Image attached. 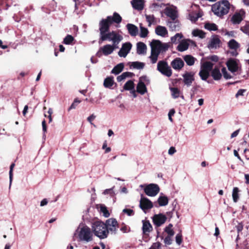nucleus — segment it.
<instances>
[{
	"label": "nucleus",
	"instance_id": "39448f33",
	"mask_svg": "<svg viewBox=\"0 0 249 249\" xmlns=\"http://www.w3.org/2000/svg\"><path fill=\"white\" fill-rule=\"evenodd\" d=\"M151 51L160 53L161 52H166L169 48V44L167 43H162L159 40H153L150 43Z\"/></svg>",
	"mask_w": 249,
	"mask_h": 249
},
{
	"label": "nucleus",
	"instance_id": "f3484780",
	"mask_svg": "<svg viewBox=\"0 0 249 249\" xmlns=\"http://www.w3.org/2000/svg\"><path fill=\"white\" fill-rule=\"evenodd\" d=\"M146 78V76L141 77L140 78V81L137 86V91L142 95H143L147 91L145 85L142 81V80H145Z\"/></svg>",
	"mask_w": 249,
	"mask_h": 249
},
{
	"label": "nucleus",
	"instance_id": "4be33fe9",
	"mask_svg": "<svg viewBox=\"0 0 249 249\" xmlns=\"http://www.w3.org/2000/svg\"><path fill=\"white\" fill-rule=\"evenodd\" d=\"M220 40L217 36H213L209 43L208 47L210 49H216L219 47Z\"/></svg>",
	"mask_w": 249,
	"mask_h": 249
},
{
	"label": "nucleus",
	"instance_id": "c85d7f7f",
	"mask_svg": "<svg viewBox=\"0 0 249 249\" xmlns=\"http://www.w3.org/2000/svg\"><path fill=\"white\" fill-rule=\"evenodd\" d=\"M211 75L215 80H219L222 77V74L220 71V70L215 67L212 71Z\"/></svg>",
	"mask_w": 249,
	"mask_h": 249
},
{
	"label": "nucleus",
	"instance_id": "a19ab883",
	"mask_svg": "<svg viewBox=\"0 0 249 249\" xmlns=\"http://www.w3.org/2000/svg\"><path fill=\"white\" fill-rule=\"evenodd\" d=\"M134 88V84L132 80L128 81L124 86V89L126 90L133 89Z\"/></svg>",
	"mask_w": 249,
	"mask_h": 249
},
{
	"label": "nucleus",
	"instance_id": "cd10ccee",
	"mask_svg": "<svg viewBox=\"0 0 249 249\" xmlns=\"http://www.w3.org/2000/svg\"><path fill=\"white\" fill-rule=\"evenodd\" d=\"M107 17L108 19H109L111 23L115 22L117 24H119L122 20V17L116 12L113 13V16H107Z\"/></svg>",
	"mask_w": 249,
	"mask_h": 249
},
{
	"label": "nucleus",
	"instance_id": "a878e982",
	"mask_svg": "<svg viewBox=\"0 0 249 249\" xmlns=\"http://www.w3.org/2000/svg\"><path fill=\"white\" fill-rule=\"evenodd\" d=\"M146 46L142 42H139L137 44V53L140 55H144L146 53Z\"/></svg>",
	"mask_w": 249,
	"mask_h": 249
},
{
	"label": "nucleus",
	"instance_id": "58836bf2",
	"mask_svg": "<svg viewBox=\"0 0 249 249\" xmlns=\"http://www.w3.org/2000/svg\"><path fill=\"white\" fill-rule=\"evenodd\" d=\"M192 35L195 36H198L200 38H204L205 37V33L202 30L199 29L193 30Z\"/></svg>",
	"mask_w": 249,
	"mask_h": 249
},
{
	"label": "nucleus",
	"instance_id": "423d86ee",
	"mask_svg": "<svg viewBox=\"0 0 249 249\" xmlns=\"http://www.w3.org/2000/svg\"><path fill=\"white\" fill-rule=\"evenodd\" d=\"M140 187L143 188L144 193L149 196H155L160 192V189L158 185L150 183L147 185H141Z\"/></svg>",
	"mask_w": 249,
	"mask_h": 249
},
{
	"label": "nucleus",
	"instance_id": "e2e57ef3",
	"mask_svg": "<svg viewBox=\"0 0 249 249\" xmlns=\"http://www.w3.org/2000/svg\"><path fill=\"white\" fill-rule=\"evenodd\" d=\"M102 148L105 149V153H107L111 151V148L107 146V143L106 142H104L102 146Z\"/></svg>",
	"mask_w": 249,
	"mask_h": 249
},
{
	"label": "nucleus",
	"instance_id": "8fccbe9b",
	"mask_svg": "<svg viewBox=\"0 0 249 249\" xmlns=\"http://www.w3.org/2000/svg\"><path fill=\"white\" fill-rule=\"evenodd\" d=\"M148 33V31L147 28H144L142 26H140V36L141 37H145Z\"/></svg>",
	"mask_w": 249,
	"mask_h": 249
},
{
	"label": "nucleus",
	"instance_id": "3c124183",
	"mask_svg": "<svg viewBox=\"0 0 249 249\" xmlns=\"http://www.w3.org/2000/svg\"><path fill=\"white\" fill-rule=\"evenodd\" d=\"M172 227L173 225L172 224H169V225L165 228V231L168 235L173 236L174 234V231L172 229Z\"/></svg>",
	"mask_w": 249,
	"mask_h": 249
},
{
	"label": "nucleus",
	"instance_id": "b1692460",
	"mask_svg": "<svg viewBox=\"0 0 249 249\" xmlns=\"http://www.w3.org/2000/svg\"><path fill=\"white\" fill-rule=\"evenodd\" d=\"M156 34L159 36L165 37L168 35V31L167 29L162 26L158 25L155 28Z\"/></svg>",
	"mask_w": 249,
	"mask_h": 249
},
{
	"label": "nucleus",
	"instance_id": "a18cd8bd",
	"mask_svg": "<svg viewBox=\"0 0 249 249\" xmlns=\"http://www.w3.org/2000/svg\"><path fill=\"white\" fill-rule=\"evenodd\" d=\"M159 54H160L154 52L152 51H151V55L149 56V58H150L151 63L152 64H155L156 63Z\"/></svg>",
	"mask_w": 249,
	"mask_h": 249
},
{
	"label": "nucleus",
	"instance_id": "1a4fd4ad",
	"mask_svg": "<svg viewBox=\"0 0 249 249\" xmlns=\"http://www.w3.org/2000/svg\"><path fill=\"white\" fill-rule=\"evenodd\" d=\"M118 48V46H115L114 45L107 44L101 47L97 53L99 56H101V53H102L105 55H108L111 54L115 49Z\"/></svg>",
	"mask_w": 249,
	"mask_h": 249
},
{
	"label": "nucleus",
	"instance_id": "f03ea898",
	"mask_svg": "<svg viewBox=\"0 0 249 249\" xmlns=\"http://www.w3.org/2000/svg\"><path fill=\"white\" fill-rule=\"evenodd\" d=\"M92 230L94 234L100 239H105L107 237L108 231L104 223L97 221L92 225Z\"/></svg>",
	"mask_w": 249,
	"mask_h": 249
},
{
	"label": "nucleus",
	"instance_id": "2eb2a0df",
	"mask_svg": "<svg viewBox=\"0 0 249 249\" xmlns=\"http://www.w3.org/2000/svg\"><path fill=\"white\" fill-rule=\"evenodd\" d=\"M183 82L187 87L191 86L195 80V73L194 72H186L182 75Z\"/></svg>",
	"mask_w": 249,
	"mask_h": 249
},
{
	"label": "nucleus",
	"instance_id": "864d4df0",
	"mask_svg": "<svg viewBox=\"0 0 249 249\" xmlns=\"http://www.w3.org/2000/svg\"><path fill=\"white\" fill-rule=\"evenodd\" d=\"M240 30L246 35H249V24L240 27Z\"/></svg>",
	"mask_w": 249,
	"mask_h": 249
},
{
	"label": "nucleus",
	"instance_id": "473e14b6",
	"mask_svg": "<svg viewBox=\"0 0 249 249\" xmlns=\"http://www.w3.org/2000/svg\"><path fill=\"white\" fill-rule=\"evenodd\" d=\"M124 68V64L123 63H119L114 67L111 71V72L115 74H118L120 73Z\"/></svg>",
	"mask_w": 249,
	"mask_h": 249
},
{
	"label": "nucleus",
	"instance_id": "f8f14e48",
	"mask_svg": "<svg viewBox=\"0 0 249 249\" xmlns=\"http://www.w3.org/2000/svg\"><path fill=\"white\" fill-rule=\"evenodd\" d=\"M105 224L107 226L108 233L109 231H110L112 233H116L117 228L118 227V222L115 219H108L106 221V224Z\"/></svg>",
	"mask_w": 249,
	"mask_h": 249
},
{
	"label": "nucleus",
	"instance_id": "a211bd4d",
	"mask_svg": "<svg viewBox=\"0 0 249 249\" xmlns=\"http://www.w3.org/2000/svg\"><path fill=\"white\" fill-rule=\"evenodd\" d=\"M166 219V217L162 214H156L153 217V221L155 225L159 227L165 223Z\"/></svg>",
	"mask_w": 249,
	"mask_h": 249
},
{
	"label": "nucleus",
	"instance_id": "dca6fc26",
	"mask_svg": "<svg viewBox=\"0 0 249 249\" xmlns=\"http://www.w3.org/2000/svg\"><path fill=\"white\" fill-rule=\"evenodd\" d=\"M193 42L189 39H184L179 42V44L177 47V50L180 52H184L188 49L190 43Z\"/></svg>",
	"mask_w": 249,
	"mask_h": 249
},
{
	"label": "nucleus",
	"instance_id": "4d7b16f0",
	"mask_svg": "<svg viewBox=\"0 0 249 249\" xmlns=\"http://www.w3.org/2000/svg\"><path fill=\"white\" fill-rule=\"evenodd\" d=\"M176 241L177 244L180 245L182 242V235L181 234H178L176 236Z\"/></svg>",
	"mask_w": 249,
	"mask_h": 249
},
{
	"label": "nucleus",
	"instance_id": "774afa93",
	"mask_svg": "<svg viewBox=\"0 0 249 249\" xmlns=\"http://www.w3.org/2000/svg\"><path fill=\"white\" fill-rule=\"evenodd\" d=\"M246 91V89H239L237 93L236 94V97H237L239 96L243 95L244 93Z\"/></svg>",
	"mask_w": 249,
	"mask_h": 249
},
{
	"label": "nucleus",
	"instance_id": "69168bd1",
	"mask_svg": "<svg viewBox=\"0 0 249 249\" xmlns=\"http://www.w3.org/2000/svg\"><path fill=\"white\" fill-rule=\"evenodd\" d=\"M175 112V111L174 109H171L168 113V115L169 120L171 122L173 121V119L172 118V116L174 114Z\"/></svg>",
	"mask_w": 249,
	"mask_h": 249
},
{
	"label": "nucleus",
	"instance_id": "bb28decb",
	"mask_svg": "<svg viewBox=\"0 0 249 249\" xmlns=\"http://www.w3.org/2000/svg\"><path fill=\"white\" fill-rule=\"evenodd\" d=\"M132 7L135 9L142 10L143 8L144 0H133L131 1Z\"/></svg>",
	"mask_w": 249,
	"mask_h": 249
},
{
	"label": "nucleus",
	"instance_id": "412c9836",
	"mask_svg": "<svg viewBox=\"0 0 249 249\" xmlns=\"http://www.w3.org/2000/svg\"><path fill=\"white\" fill-rule=\"evenodd\" d=\"M126 27L131 36H136L138 34V28L134 24L128 23L126 24Z\"/></svg>",
	"mask_w": 249,
	"mask_h": 249
},
{
	"label": "nucleus",
	"instance_id": "4468645a",
	"mask_svg": "<svg viewBox=\"0 0 249 249\" xmlns=\"http://www.w3.org/2000/svg\"><path fill=\"white\" fill-rule=\"evenodd\" d=\"M164 13L172 20H175L178 17L177 7L173 5L167 7L164 10Z\"/></svg>",
	"mask_w": 249,
	"mask_h": 249
},
{
	"label": "nucleus",
	"instance_id": "0e129e2a",
	"mask_svg": "<svg viewBox=\"0 0 249 249\" xmlns=\"http://www.w3.org/2000/svg\"><path fill=\"white\" fill-rule=\"evenodd\" d=\"M160 242H156L154 243L152 247V249H160Z\"/></svg>",
	"mask_w": 249,
	"mask_h": 249
},
{
	"label": "nucleus",
	"instance_id": "4c0bfd02",
	"mask_svg": "<svg viewBox=\"0 0 249 249\" xmlns=\"http://www.w3.org/2000/svg\"><path fill=\"white\" fill-rule=\"evenodd\" d=\"M114 81L113 77H107L104 82V86L106 88H110L113 85Z\"/></svg>",
	"mask_w": 249,
	"mask_h": 249
},
{
	"label": "nucleus",
	"instance_id": "de8ad7c7",
	"mask_svg": "<svg viewBox=\"0 0 249 249\" xmlns=\"http://www.w3.org/2000/svg\"><path fill=\"white\" fill-rule=\"evenodd\" d=\"M131 74V72H124L121 75L118 76L117 78V80L118 82H121L125 79L127 77L129 76Z\"/></svg>",
	"mask_w": 249,
	"mask_h": 249
},
{
	"label": "nucleus",
	"instance_id": "f704fd0d",
	"mask_svg": "<svg viewBox=\"0 0 249 249\" xmlns=\"http://www.w3.org/2000/svg\"><path fill=\"white\" fill-rule=\"evenodd\" d=\"M213 66V63L207 61L202 64L201 68L210 72L212 70Z\"/></svg>",
	"mask_w": 249,
	"mask_h": 249
},
{
	"label": "nucleus",
	"instance_id": "2f4dec72",
	"mask_svg": "<svg viewBox=\"0 0 249 249\" xmlns=\"http://www.w3.org/2000/svg\"><path fill=\"white\" fill-rule=\"evenodd\" d=\"M201 15L200 13H196V12H191L189 13L188 15V18L192 21V22H196L199 18L201 17Z\"/></svg>",
	"mask_w": 249,
	"mask_h": 249
},
{
	"label": "nucleus",
	"instance_id": "c9c22d12",
	"mask_svg": "<svg viewBox=\"0 0 249 249\" xmlns=\"http://www.w3.org/2000/svg\"><path fill=\"white\" fill-rule=\"evenodd\" d=\"M183 37V35L181 33H177L174 36L171 37V42L172 44H176Z\"/></svg>",
	"mask_w": 249,
	"mask_h": 249
},
{
	"label": "nucleus",
	"instance_id": "ea45409f",
	"mask_svg": "<svg viewBox=\"0 0 249 249\" xmlns=\"http://www.w3.org/2000/svg\"><path fill=\"white\" fill-rule=\"evenodd\" d=\"M228 46L231 49L236 50L239 47L240 45L235 40L231 39L228 43Z\"/></svg>",
	"mask_w": 249,
	"mask_h": 249
},
{
	"label": "nucleus",
	"instance_id": "72a5a7b5",
	"mask_svg": "<svg viewBox=\"0 0 249 249\" xmlns=\"http://www.w3.org/2000/svg\"><path fill=\"white\" fill-rule=\"evenodd\" d=\"M184 60L189 66H192L194 64L195 58L190 55H186L184 57Z\"/></svg>",
	"mask_w": 249,
	"mask_h": 249
},
{
	"label": "nucleus",
	"instance_id": "680f3d73",
	"mask_svg": "<svg viewBox=\"0 0 249 249\" xmlns=\"http://www.w3.org/2000/svg\"><path fill=\"white\" fill-rule=\"evenodd\" d=\"M172 236H170V235H168L167 236H166L164 240V242L165 243V244H167V245H170L172 243V240H171V237Z\"/></svg>",
	"mask_w": 249,
	"mask_h": 249
},
{
	"label": "nucleus",
	"instance_id": "393cba45",
	"mask_svg": "<svg viewBox=\"0 0 249 249\" xmlns=\"http://www.w3.org/2000/svg\"><path fill=\"white\" fill-rule=\"evenodd\" d=\"M142 232L144 234L149 233L152 230V226L149 221L142 220Z\"/></svg>",
	"mask_w": 249,
	"mask_h": 249
},
{
	"label": "nucleus",
	"instance_id": "6ab92c4d",
	"mask_svg": "<svg viewBox=\"0 0 249 249\" xmlns=\"http://www.w3.org/2000/svg\"><path fill=\"white\" fill-rule=\"evenodd\" d=\"M227 66L230 71L234 72L238 71L239 67L237 61L233 59H229L226 63Z\"/></svg>",
	"mask_w": 249,
	"mask_h": 249
},
{
	"label": "nucleus",
	"instance_id": "f257e3e1",
	"mask_svg": "<svg viewBox=\"0 0 249 249\" xmlns=\"http://www.w3.org/2000/svg\"><path fill=\"white\" fill-rule=\"evenodd\" d=\"M230 8V3L227 0L216 2L212 6V11L218 17L222 18L227 15Z\"/></svg>",
	"mask_w": 249,
	"mask_h": 249
},
{
	"label": "nucleus",
	"instance_id": "338daca9",
	"mask_svg": "<svg viewBox=\"0 0 249 249\" xmlns=\"http://www.w3.org/2000/svg\"><path fill=\"white\" fill-rule=\"evenodd\" d=\"M168 154L170 155H173L176 152V150L174 147H171L168 150Z\"/></svg>",
	"mask_w": 249,
	"mask_h": 249
},
{
	"label": "nucleus",
	"instance_id": "c03bdc74",
	"mask_svg": "<svg viewBox=\"0 0 249 249\" xmlns=\"http://www.w3.org/2000/svg\"><path fill=\"white\" fill-rule=\"evenodd\" d=\"M131 66L134 69H142L144 67V64L142 62L136 61L132 62Z\"/></svg>",
	"mask_w": 249,
	"mask_h": 249
},
{
	"label": "nucleus",
	"instance_id": "6e6d98bb",
	"mask_svg": "<svg viewBox=\"0 0 249 249\" xmlns=\"http://www.w3.org/2000/svg\"><path fill=\"white\" fill-rule=\"evenodd\" d=\"M222 72L223 73V76L225 79H228L231 78V76L227 71L226 68L224 67L222 69Z\"/></svg>",
	"mask_w": 249,
	"mask_h": 249
},
{
	"label": "nucleus",
	"instance_id": "052dcab7",
	"mask_svg": "<svg viewBox=\"0 0 249 249\" xmlns=\"http://www.w3.org/2000/svg\"><path fill=\"white\" fill-rule=\"evenodd\" d=\"M123 212L126 213L128 216H131L134 214V212L131 209H124L123 210Z\"/></svg>",
	"mask_w": 249,
	"mask_h": 249
},
{
	"label": "nucleus",
	"instance_id": "bf43d9fd",
	"mask_svg": "<svg viewBox=\"0 0 249 249\" xmlns=\"http://www.w3.org/2000/svg\"><path fill=\"white\" fill-rule=\"evenodd\" d=\"M95 118H96V116L93 114L91 115L90 116H89V117H88L87 118V120L88 121V122H89L90 124H91L93 125L94 127H96V125L92 123V121L93 120H94Z\"/></svg>",
	"mask_w": 249,
	"mask_h": 249
},
{
	"label": "nucleus",
	"instance_id": "c756f323",
	"mask_svg": "<svg viewBox=\"0 0 249 249\" xmlns=\"http://www.w3.org/2000/svg\"><path fill=\"white\" fill-rule=\"evenodd\" d=\"M145 18L148 23V26H151L152 24L156 25L158 23L157 19L153 15H146Z\"/></svg>",
	"mask_w": 249,
	"mask_h": 249
},
{
	"label": "nucleus",
	"instance_id": "37998d69",
	"mask_svg": "<svg viewBox=\"0 0 249 249\" xmlns=\"http://www.w3.org/2000/svg\"><path fill=\"white\" fill-rule=\"evenodd\" d=\"M239 189L237 187H234L232 190V196L234 202H236L239 199L238 196Z\"/></svg>",
	"mask_w": 249,
	"mask_h": 249
},
{
	"label": "nucleus",
	"instance_id": "6e6552de",
	"mask_svg": "<svg viewBox=\"0 0 249 249\" xmlns=\"http://www.w3.org/2000/svg\"><path fill=\"white\" fill-rule=\"evenodd\" d=\"M111 24L109 19H108L107 17L106 19H103L100 21L99 23L100 38H102L103 36H105L108 32L109 27Z\"/></svg>",
	"mask_w": 249,
	"mask_h": 249
},
{
	"label": "nucleus",
	"instance_id": "20e7f679",
	"mask_svg": "<svg viewBox=\"0 0 249 249\" xmlns=\"http://www.w3.org/2000/svg\"><path fill=\"white\" fill-rule=\"evenodd\" d=\"M79 241L89 242L93 240V234L89 228L87 226L79 227L76 231Z\"/></svg>",
	"mask_w": 249,
	"mask_h": 249
},
{
	"label": "nucleus",
	"instance_id": "aec40b11",
	"mask_svg": "<svg viewBox=\"0 0 249 249\" xmlns=\"http://www.w3.org/2000/svg\"><path fill=\"white\" fill-rule=\"evenodd\" d=\"M167 26L171 31H178L180 29L181 24L178 20H175L168 21L167 22Z\"/></svg>",
	"mask_w": 249,
	"mask_h": 249
},
{
	"label": "nucleus",
	"instance_id": "13d9d810",
	"mask_svg": "<svg viewBox=\"0 0 249 249\" xmlns=\"http://www.w3.org/2000/svg\"><path fill=\"white\" fill-rule=\"evenodd\" d=\"M113 188H110V189H106L104 192H103V194L104 195H107V194H109L111 196H113L114 194V193L113 192Z\"/></svg>",
	"mask_w": 249,
	"mask_h": 249
},
{
	"label": "nucleus",
	"instance_id": "7c9ffc66",
	"mask_svg": "<svg viewBox=\"0 0 249 249\" xmlns=\"http://www.w3.org/2000/svg\"><path fill=\"white\" fill-rule=\"evenodd\" d=\"M168 198L165 196H160L158 199V202L160 206H165L168 204Z\"/></svg>",
	"mask_w": 249,
	"mask_h": 249
},
{
	"label": "nucleus",
	"instance_id": "7ed1b4c3",
	"mask_svg": "<svg viewBox=\"0 0 249 249\" xmlns=\"http://www.w3.org/2000/svg\"><path fill=\"white\" fill-rule=\"evenodd\" d=\"M123 39V37L119 32L112 31L107 32L105 36H103L102 38H100L99 42L101 43L104 41L108 40L111 41L112 45L118 46V45Z\"/></svg>",
	"mask_w": 249,
	"mask_h": 249
},
{
	"label": "nucleus",
	"instance_id": "0eeeda50",
	"mask_svg": "<svg viewBox=\"0 0 249 249\" xmlns=\"http://www.w3.org/2000/svg\"><path fill=\"white\" fill-rule=\"evenodd\" d=\"M157 70L163 75L168 77H170L172 74V71L171 67L165 61H160L158 63Z\"/></svg>",
	"mask_w": 249,
	"mask_h": 249
},
{
	"label": "nucleus",
	"instance_id": "49530a36",
	"mask_svg": "<svg viewBox=\"0 0 249 249\" xmlns=\"http://www.w3.org/2000/svg\"><path fill=\"white\" fill-rule=\"evenodd\" d=\"M170 90L171 91L172 95L174 98H177L179 96L180 91L178 88H170Z\"/></svg>",
	"mask_w": 249,
	"mask_h": 249
},
{
	"label": "nucleus",
	"instance_id": "603ef678",
	"mask_svg": "<svg viewBox=\"0 0 249 249\" xmlns=\"http://www.w3.org/2000/svg\"><path fill=\"white\" fill-rule=\"evenodd\" d=\"M100 210L105 217H108L109 216V213L105 206L101 205L100 207Z\"/></svg>",
	"mask_w": 249,
	"mask_h": 249
},
{
	"label": "nucleus",
	"instance_id": "9d476101",
	"mask_svg": "<svg viewBox=\"0 0 249 249\" xmlns=\"http://www.w3.org/2000/svg\"><path fill=\"white\" fill-rule=\"evenodd\" d=\"M132 47V44L129 42H125L122 44V47L118 52V55L120 57H125L129 53Z\"/></svg>",
	"mask_w": 249,
	"mask_h": 249
},
{
	"label": "nucleus",
	"instance_id": "5fc2aeb1",
	"mask_svg": "<svg viewBox=\"0 0 249 249\" xmlns=\"http://www.w3.org/2000/svg\"><path fill=\"white\" fill-rule=\"evenodd\" d=\"M15 166V163H12L10 165V171H9V179H10V186L11 184L13 178V170Z\"/></svg>",
	"mask_w": 249,
	"mask_h": 249
},
{
	"label": "nucleus",
	"instance_id": "e433bc0d",
	"mask_svg": "<svg viewBox=\"0 0 249 249\" xmlns=\"http://www.w3.org/2000/svg\"><path fill=\"white\" fill-rule=\"evenodd\" d=\"M209 72L201 68L200 71L199 72V75L202 80H206L209 76Z\"/></svg>",
	"mask_w": 249,
	"mask_h": 249
},
{
	"label": "nucleus",
	"instance_id": "ddd939ff",
	"mask_svg": "<svg viewBox=\"0 0 249 249\" xmlns=\"http://www.w3.org/2000/svg\"><path fill=\"white\" fill-rule=\"evenodd\" d=\"M245 14V12L242 9L235 12L231 18V21L233 24H239L243 20Z\"/></svg>",
	"mask_w": 249,
	"mask_h": 249
},
{
	"label": "nucleus",
	"instance_id": "09e8293b",
	"mask_svg": "<svg viewBox=\"0 0 249 249\" xmlns=\"http://www.w3.org/2000/svg\"><path fill=\"white\" fill-rule=\"evenodd\" d=\"M74 40L73 37L71 35H67L63 40V43L65 44L69 45L71 44Z\"/></svg>",
	"mask_w": 249,
	"mask_h": 249
},
{
	"label": "nucleus",
	"instance_id": "79ce46f5",
	"mask_svg": "<svg viewBox=\"0 0 249 249\" xmlns=\"http://www.w3.org/2000/svg\"><path fill=\"white\" fill-rule=\"evenodd\" d=\"M204 27L209 31H216L217 30L216 25L213 23H207L205 24Z\"/></svg>",
	"mask_w": 249,
	"mask_h": 249
},
{
	"label": "nucleus",
	"instance_id": "5701e85b",
	"mask_svg": "<svg viewBox=\"0 0 249 249\" xmlns=\"http://www.w3.org/2000/svg\"><path fill=\"white\" fill-rule=\"evenodd\" d=\"M171 65L174 69L180 70L183 67L184 62L180 58H178L173 60Z\"/></svg>",
	"mask_w": 249,
	"mask_h": 249
},
{
	"label": "nucleus",
	"instance_id": "9b49d317",
	"mask_svg": "<svg viewBox=\"0 0 249 249\" xmlns=\"http://www.w3.org/2000/svg\"><path fill=\"white\" fill-rule=\"evenodd\" d=\"M140 207L145 213L146 210L151 209L153 207V205L149 199L144 197L142 195H141Z\"/></svg>",
	"mask_w": 249,
	"mask_h": 249
}]
</instances>
